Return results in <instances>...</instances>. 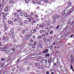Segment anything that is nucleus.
<instances>
[{
    "instance_id": "69168bd1",
    "label": "nucleus",
    "mask_w": 74,
    "mask_h": 74,
    "mask_svg": "<svg viewBox=\"0 0 74 74\" xmlns=\"http://www.w3.org/2000/svg\"><path fill=\"white\" fill-rule=\"evenodd\" d=\"M30 42H33V40L32 39H31L30 40Z\"/></svg>"
},
{
    "instance_id": "8fccbe9b",
    "label": "nucleus",
    "mask_w": 74,
    "mask_h": 74,
    "mask_svg": "<svg viewBox=\"0 0 74 74\" xmlns=\"http://www.w3.org/2000/svg\"><path fill=\"white\" fill-rule=\"evenodd\" d=\"M48 2V0H45V3H47Z\"/></svg>"
},
{
    "instance_id": "aec40b11",
    "label": "nucleus",
    "mask_w": 74,
    "mask_h": 74,
    "mask_svg": "<svg viewBox=\"0 0 74 74\" xmlns=\"http://www.w3.org/2000/svg\"><path fill=\"white\" fill-rule=\"evenodd\" d=\"M27 58L28 59H29V58H32V56H31V55H29L27 56Z\"/></svg>"
},
{
    "instance_id": "0e129e2a",
    "label": "nucleus",
    "mask_w": 74,
    "mask_h": 74,
    "mask_svg": "<svg viewBox=\"0 0 74 74\" xmlns=\"http://www.w3.org/2000/svg\"><path fill=\"white\" fill-rule=\"evenodd\" d=\"M13 42H16V39H14L13 40Z\"/></svg>"
},
{
    "instance_id": "72a5a7b5",
    "label": "nucleus",
    "mask_w": 74,
    "mask_h": 74,
    "mask_svg": "<svg viewBox=\"0 0 74 74\" xmlns=\"http://www.w3.org/2000/svg\"><path fill=\"white\" fill-rule=\"evenodd\" d=\"M42 68V66H39L38 67V69H41Z\"/></svg>"
},
{
    "instance_id": "393cba45",
    "label": "nucleus",
    "mask_w": 74,
    "mask_h": 74,
    "mask_svg": "<svg viewBox=\"0 0 74 74\" xmlns=\"http://www.w3.org/2000/svg\"><path fill=\"white\" fill-rule=\"evenodd\" d=\"M29 62V60H25V61L24 62V63H27Z\"/></svg>"
},
{
    "instance_id": "ea45409f",
    "label": "nucleus",
    "mask_w": 74,
    "mask_h": 74,
    "mask_svg": "<svg viewBox=\"0 0 74 74\" xmlns=\"http://www.w3.org/2000/svg\"><path fill=\"white\" fill-rule=\"evenodd\" d=\"M37 4H41V1H38L37 2Z\"/></svg>"
},
{
    "instance_id": "864d4df0",
    "label": "nucleus",
    "mask_w": 74,
    "mask_h": 74,
    "mask_svg": "<svg viewBox=\"0 0 74 74\" xmlns=\"http://www.w3.org/2000/svg\"><path fill=\"white\" fill-rule=\"evenodd\" d=\"M15 16H18V14L16 13L14 14Z\"/></svg>"
},
{
    "instance_id": "58836bf2",
    "label": "nucleus",
    "mask_w": 74,
    "mask_h": 74,
    "mask_svg": "<svg viewBox=\"0 0 74 74\" xmlns=\"http://www.w3.org/2000/svg\"><path fill=\"white\" fill-rule=\"evenodd\" d=\"M49 28L50 29H53V26H49Z\"/></svg>"
},
{
    "instance_id": "603ef678",
    "label": "nucleus",
    "mask_w": 74,
    "mask_h": 74,
    "mask_svg": "<svg viewBox=\"0 0 74 74\" xmlns=\"http://www.w3.org/2000/svg\"><path fill=\"white\" fill-rule=\"evenodd\" d=\"M18 22H20L21 21V18H18Z\"/></svg>"
},
{
    "instance_id": "423d86ee",
    "label": "nucleus",
    "mask_w": 74,
    "mask_h": 74,
    "mask_svg": "<svg viewBox=\"0 0 74 74\" xmlns=\"http://www.w3.org/2000/svg\"><path fill=\"white\" fill-rule=\"evenodd\" d=\"M37 57V56L36 54H34L32 56L31 58L32 59H34L35 58Z\"/></svg>"
},
{
    "instance_id": "338daca9",
    "label": "nucleus",
    "mask_w": 74,
    "mask_h": 74,
    "mask_svg": "<svg viewBox=\"0 0 74 74\" xmlns=\"http://www.w3.org/2000/svg\"><path fill=\"white\" fill-rule=\"evenodd\" d=\"M36 21H39V18H37L35 19Z\"/></svg>"
},
{
    "instance_id": "0eeeda50",
    "label": "nucleus",
    "mask_w": 74,
    "mask_h": 74,
    "mask_svg": "<svg viewBox=\"0 0 74 74\" xmlns=\"http://www.w3.org/2000/svg\"><path fill=\"white\" fill-rule=\"evenodd\" d=\"M5 64L4 63H3L2 64V62H0V65H1V67H3L4 66Z\"/></svg>"
},
{
    "instance_id": "f257e3e1",
    "label": "nucleus",
    "mask_w": 74,
    "mask_h": 74,
    "mask_svg": "<svg viewBox=\"0 0 74 74\" xmlns=\"http://www.w3.org/2000/svg\"><path fill=\"white\" fill-rule=\"evenodd\" d=\"M68 59L70 62H71V64L70 65V68L73 71H74V70L73 69V67L72 64L74 63V56L73 55L69 54L68 56Z\"/></svg>"
},
{
    "instance_id": "09e8293b",
    "label": "nucleus",
    "mask_w": 74,
    "mask_h": 74,
    "mask_svg": "<svg viewBox=\"0 0 74 74\" xmlns=\"http://www.w3.org/2000/svg\"><path fill=\"white\" fill-rule=\"evenodd\" d=\"M43 62H44V63H45L47 62V60H45L43 61Z\"/></svg>"
},
{
    "instance_id": "e2e57ef3",
    "label": "nucleus",
    "mask_w": 74,
    "mask_h": 74,
    "mask_svg": "<svg viewBox=\"0 0 74 74\" xmlns=\"http://www.w3.org/2000/svg\"><path fill=\"white\" fill-rule=\"evenodd\" d=\"M32 31H33V32H36V29H34V30H32Z\"/></svg>"
},
{
    "instance_id": "2eb2a0df",
    "label": "nucleus",
    "mask_w": 74,
    "mask_h": 74,
    "mask_svg": "<svg viewBox=\"0 0 74 74\" xmlns=\"http://www.w3.org/2000/svg\"><path fill=\"white\" fill-rule=\"evenodd\" d=\"M66 10H64L62 12V14L63 15H64V14H66Z\"/></svg>"
},
{
    "instance_id": "4c0bfd02",
    "label": "nucleus",
    "mask_w": 74,
    "mask_h": 74,
    "mask_svg": "<svg viewBox=\"0 0 74 74\" xmlns=\"http://www.w3.org/2000/svg\"><path fill=\"white\" fill-rule=\"evenodd\" d=\"M11 37L12 38H15V36H14V35H12L11 36Z\"/></svg>"
},
{
    "instance_id": "dca6fc26",
    "label": "nucleus",
    "mask_w": 74,
    "mask_h": 74,
    "mask_svg": "<svg viewBox=\"0 0 74 74\" xmlns=\"http://www.w3.org/2000/svg\"><path fill=\"white\" fill-rule=\"evenodd\" d=\"M32 3L34 4H36L37 2L36 0H32Z\"/></svg>"
},
{
    "instance_id": "b1692460",
    "label": "nucleus",
    "mask_w": 74,
    "mask_h": 74,
    "mask_svg": "<svg viewBox=\"0 0 74 74\" xmlns=\"http://www.w3.org/2000/svg\"><path fill=\"white\" fill-rule=\"evenodd\" d=\"M67 4L68 5H72V3H71V2H69Z\"/></svg>"
},
{
    "instance_id": "2f4dec72",
    "label": "nucleus",
    "mask_w": 74,
    "mask_h": 74,
    "mask_svg": "<svg viewBox=\"0 0 74 74\" xmlns=\"http://www.w3.org/2000/svg\"><path fill=\"white\" fill-rule=\"evenodd\" d=\"M45 52L46 53H48V52L49 51V49H47L46 50V49H45Z\"/></svg>"
},
{
    "instance_id": "37998d69",
    "label": "nucleus",
    "mask_w": 74,
    "mask_h": 74,
    "mask_svg": "<svg viewBox=\"0 0 74 74\" xmlns=\"http://www.w3.org/2000/svg\"><path fill=\"white\" fill-rule=\"evenodd\" d=\"M64 33L66 34V35H67L68 33V32H67V31H66L64 32Z\"/></svg>"
},
{
    "instance_id": "f03ea898",
    "label": "nucleus",
    "mask_w": 74,
    "mask_h": 74,
    "mask_svg": "<svg viewBox=\"0 0 74 74\" xmlns=\"http://www.w3.org/2000/svg\"><path fill=\"white\" fill-rule=\"evenodd\" d=\"M10 8V6L9 5H7V7H5L4 9V11L5 12H8V9Z\"/></svg>"
},
{
    "instance_id": "6e6d98bb",
    "label": "nucleus",
    "mask_w": 74,
    "mask_h": 74,
    "mask_svg": "<svg viewBox=\"0 0 74 74\" xmlns=\"http://www.w3.org/2000/svg\"><path fill=\"white\" fill-rule=\"evenodd\" d=\"M53 31H51L50 32V34H52V33H53Z\"/></svg>"
},
{
    "instance_id": "f3484780",
    "label": "nucleus",
    "mask_w": 74,
    "mask_h": 74,
    "mask_svg": "<svg viewBox=\"0 0 74 74\" xmlns=\"http://www.w3.org/2000/svg\"><path fill=\"white\" fill-rule=\"evenodd\" d=\"M19 71L20 72H23V69L22 68H20L19 69Z\"/></svg>"
},
{
    "instance_id": "a19ab883",
    "label": "nucleus",
    "mask_w": 74,
    "mask_h": 74,
    "mask_svg": "<svg viewBox=\"0 0 74 74\" xmlns=\"http://www.w3.org/2000/svg\"><path fill=\"white\" fill-rule=\"evenodd\" d=\"M28 21H27V20H25L24 22V23H25V24H26V23H27Z\"/></svg>"
},
{
    "instance_id": "bb28decb",
    "label": "nucleus",
    "mask_w": 74,
    "mask_h": 74,
    "mask_svg": "<svg viewBox=\"0 0 74 74\" xmlns=\"http://www.w3.org/2000/svg\"><path fill=\"white\" fill-rule=\"evenodd\" d=\"M36 46H35V45H34V44H33L32 45V47L33 48H36Z\"/></svg>"
},
{
    "instance_id": "4be33fe9",
    "label": "nucleus",
    "mask_w": 74,
    "mask_h": 74,
    "mask_svg": "<svg viewBox=\"0 0 74 74\" xmlns=\"http://www.w3.org/2000/svg\"><path fill=\"white\" fill-rule=\"evenodd\" d=\"M7 16V14L6 13H5L3 14L2 15V16L3 17H5Z\"/></svg>"
},
{
    "instance_id": "cd10ccee",
    "label": "nucleus",
    "mask_w": 74,
    "mask_h": 74,
    "mask_svg": "<svg viewBox=\"0 0 74 74\" xmlns=\"http://www.w3.org/2000/svg\"><path fill=\"white\" fill-rule=\"evenodd\" d=\"M51 40L50 39H48L47 41L48 42H51Z\"/></svg>"
},
{
    "instance_id": "9b49d317",
    "label": "nucleus",
    "mask_w": 74,
    "mask_h": 74,
    "mask_svg": "<svg viewBox=\"0 0 74 74\" xmlns=\"http://www.w3.org/2000/svg\"><path fill=\"white\" fill-rule=\"evenodd\" d=\"M39 47H40V48H42V45H41V44H40V43H39L38 44Z\"/></svg>"
},
{
    "instance_id": "774afa93",
    "label": "nucleus",
    "mask_w": 74,
    "mask_h": 74,
    "mask_svg": "<svg viewBox=\"0 0 74 74\" xmlns=\"http://www.w3.org/2000/svg\"><path fill=\"white\" fill-rule=\"evenodd\" d=\"M8 73V72L6 71L5 73L4 74H7Z\"/></svg>"
},
{
    "instance_id": "5701e85b",
    "label": "nucleus",
    "mask_w": 74,
    "mask_h": 74,
    "mask_svg": "<svg viewBox=\"0 0 74 74\" xmlns=\"http://www.w3.org/2000/svg\"><path fill=\"white\" fill-rule=\"evenodd\" d=\"M46 25L47 26H49L51 25V23L49 22H48L47 23Z\"/></svg>"
},
{
    "instance_id": "39448f33",
    "label": "nucleus",
    "mask_w": 74,
    "mask_h": 74,
    "mask_svg": "<svg viewBox=\"0 0 74 74\" xmlns=\"http://www.w3.org/2000/svg\"><path fill=\"white\" fill-rule=\"evenodd\" d=\"M34 18L33 17L31 16L30 17V21H29V22H32L31 21H34Z\"/></svg>"
},
{
    "instance_id": "bf43d9fd",
    "label": "nucleus",
    "mask_w": 74,
    "mask_h": 74,
    "mask_svg": "<svg viewBox=\"0 0 74 74\" xmlns=\"http://www.w3.org/2000/svg\"><path fill=\"white\" fill-rule=\"evenodd\" d=\"M18 20L17 18H15L14 19V22H16Z\"/></svg>"
},
{
    "instance_id": "4468645a",
    "label": "nucleus",
    "mask_w": 74,
    "mask_h": 74,
    "mask_svg": "<svg viewBox=\"0 0 74 74\" xmlns=\"http://www.w3.org/2000/svg\"><path fill=\"white\" fill-rule=\"evenodd\" d=\"M71 13V12H70V11H69L66 14L67 16H69L70 15Z\"/></svg>"
},
{
    "instance_id": "20e7f679",
    "label": "nucleus",
    "mask_w": 74,
    "mask_h": 74,
    "mask_svg": "<svg viewBox=\"0 0 74 74\" xmlns=\"http://www.w3.org/2000/svg\"><path fill=\"white\" fill-rule=\"evenodd\" d=\"M54 18L55 19H58L59 18V15L58 14H55L54 16Z\"/></svg>"
},
{
    "instance_id": "c03bdc74",
    "label": "nucleus",
    "mask_w": 74,
    "mask_h": 74,
    "mask_svg": "<svg viewBox=\"0 0 74 74\" xmlns=\"http://www.w3.org/2000/svg\"><path fill=\"white\" fill-rule=\"evenodd\" d=\"M34 17L35 18H37V17H38V15H37V14H35Z\"/></svg>"
},
{
    "instance_id": "6e6552de",
    "label": "nucleus",
    "mask_w": 74,
    "mask_h": 74,
    "mask_svg": "<svg viewBox=\"0 0 74 74\" xmlns=\"http://www.w3.org/2000/svg\"><path fill=\"white\" fill-rule=\"evenodd\" d=\"M35 65L36 67H38V66H40V63L39 62H36L35 63Z\"/></svg>"
},
{
    "instance_id": "c756f323",
    "label": "nucleus",
    "mask_w": 74,
    "mask_h": 74,
    "mask_svg": "<svg viewBox=\"0 0 74 74\" xmlns=\"http://www.w3.org/2000/svg\"><path fill=\"white\" fill-rule=\"evenodd\" d=\"M34 44L36 46L37 45V42H36L34 41V44Z\"/></svg>"
},
{
    "instance_id": "7ed1b4c3",
    "label": "nucleus",
    "mask_w": 74,
    "mask_h": 74,
    "mask_svg": "<svg viewBox=\"0 0 74 74\" xmlns=\"http://www.w3.org/2000/svg\"><path fill=\"white\" fill-rule=\"evenodd\" d=\"M73 9V8H71L70 6H67L66 8V11H69V10L71 11V10H72Z\"/></svg>"
},
{
    "instance_id": "9d476101",
    "label": "nucleus",
    "mask_w": 74,
    "mask_h": 74,
    "mask_svg": "<svg viewBox=\"0 0 74 74\" xmlns=\"http://www.w3.org/2000/svg\"><path fill=\"white\" fill-rule=\"evenodd\" d=\"M56 22V20L54 19L52 22V24H54V23H55Z\"/></svg>"
},
{
    "instance_id": "a878e982",
    "label": "nucleus",
    "mask_w": 74,
    "mask_h": 74,
    "mask_svg": "<svg viewBox=\"0 0 74 74\" xmlns=\"http://www.w3.org/2000/svg\"><path fill=\"white\" fill-rule=\"evenodd\" d=\"M42 26H43V27L44 26H45L47 25L45 23H42Z\"/></svg>"
},
{
    "instance_id": "6ab92c4d",
    "label": "nucleus",
    "mask_w": 74,
    "mask_h": 74,
    "mask_svg": "<svg viewBox=\"0 0 74 74\" xmlns=\"http://www.w3.org/2000/svg\"><path fill=\"white\" fill-rule=\"evenodd\" d=\"M30 16H28L27 17V19H28L29 21H30Z\"/></svg>"
},
{
    "instance_id": "680f3d73",
    "label": "nucleus",
    "mask_w": 74,
    "mask_h": 74,
    "mask_svg": "<svg viewBox=\"0 0 74 74\" xmlns=\"http://www.w3.org/2000/svg\"><path fill=\"white\" fill-rule=\"evenodd\" d=\"M59 25H58L57 27H56V29H58L59 28Z\"/></svg>"
},
{
    "instance_id": "e433bc0d",
    "label": "nucleus",
    "mask_w": 74,
    "mask_h": 74,
    "mask_svg": "<svg viewBox=\"0 0 74 74\" xmlns=\"http://www.w3.org/2000/svg\"><path fill=\"white\" fill-rule=\"evenodd\" d=\"M12 71H15V68H13L12 69Z\"/></svg>"
},
{
    "instance_id": "473e14b6",
    "label": "nucleus",
    "mask_w": 74,
    "mask_h": 74,
    "mask_svg": "<svg viewBox=\"0 0 74 74\" xmlns=\"http://www.w3.org/2000/svg\"><path fill=\"white\" fill-rule=\"evenodd\" d=\"M43 40L44 41H47V38L46 37H44L43 38Z\"/></svg>"
},
{
    "instance_id": "5fc2aeb1",
    "label": "nucleus",
    "mask_w": 74,
    "mask_h": 74,
    "mask_svg": "<svg viewBox=\"0 0 74 74\" xmlns=\"http://www.w3.org/2000/svg\"><path fill=\"white\" fill-rule=\"evenodd\" d=\"M28 45L29 46H32V43H29L28 44Z\"/></svg>"
},
{
    "instance_id": "f704fd0d",
    "label": "nucleus",
    "mask_w": 74,
    "mask_h": 74,
    "mask_svg": "<svg viewBox=\"0 0 74 74\" xmlns=\"http://www.w3.org/2000/svg\"><path fill=\"white\" fill-rule=\"evenodd\" d=\"M25 31H28L29 30V29L27 28H26L25 29Z\"/></svg>"
},
{
    "instance_id": "ddd939ff",
    "label": "nucleus",
    "mask_w": 74,
    "mask_h": 74,
    "mask_svg": "<svg viewBox=\"0 0 74 74\" xmlns=\"http://www.w3.org/2000/svg\"><path fill=\"white\" fill-rule=\"evenodd\" d=\"M9 3H13V4H14L15 3V2L13 0H10L9 2Z\"/></svg>"
},
{
    "instance_id": "3c124183",
    "label": "nucleus",
    "mask_w": 74,
    "mask_h": 74,
    "mask_svg": "<svg viewBox=\"0 0 74 74\" xmlns=\"http://www.w3.org/2000/svg\"><path fill=\"white\" fill-rule=\"evenodd\" d=\"M42 25V24H40L39 25V27H44V26L42 25Z\"/></svg>"
},
{
    "instance_id": "1a4fd4ad",
    "label": "nucleus",
    "mask_w": 74,
    "mask_h": 74,
    "mask_svg": "<svg viewBox=\"0 0 74 74\" xmlns=\"http://www.w3.org/2000/svg\"><path fill=\"white\" fill-rule=\"evenodd\" d=\"M13 22H14L11 21H8L9 24H11V25H13Z\"/></svg>"
},
{
    "instance_id": "13d9d810",
    "label": "nucleus",
    "mask_w": 74,
    "mask_h": 74,
    "mask_svg": "<svg viewBox=\"0 0 74 74\" xmlns=\"http://www.w3.org/2000/svg\"><path fill=\"white\" fill-rule=\"evenodd\" d=\"M38 39H41V36H40L38 37Z\"/></svg>"
},
{
    "instance_id": "a18cd8bd",
    "label": "nucleus",
    "mask_w": 74,
    "mask_h": 74,
    "mask_svg": "<svg viewBox=\"0 0 74 74\" xmlns=\"http://www.w3.org/2000/svg\"><path fill=\"white\" fill-rule=\"evenodd\" d=\"M22 32V33H23V34H25V30H23Z\"/></svg>"
},
{
    "instance_id": "c9c22d12",
    "label": "nucleus",
    "mask_w": 74,
    "mask_h": 74,
    "mask_svg": "<svg viewBox=\"0 0 74 74\" xmlns=\"http://www.w3.org/2000/svg\"><path fill=\"white\" fill-rule=\"evenodd\" d=\"M24 16L25 17H26L27 16V14L26 13H24Z\"/></svg>"
},
{
    "instance_id": "a211bd4d",
    "label": "nucleus",
    "mask_w": 74,
    "mask_h": 74,
    "mask_svg": "<svg viewBox=\"0 0 74 74\" xmlns=\"http://www.w3.org/2000/svg\"><path fill=\"white\" fill-rule=\"evenodd\" d=\"M3 49L4 50H3V51H5L6 53H9V51L5 50V48H4V49L3 48Z\"/></svg>"
},
{
    "instance_id": "4d7b16f0",
    "label": "nucleus",
    "mask_w": 74,
    "mask_h": 74,
    "mask_svg": "<svg viewBox=\"0 0 74 74\" xmlns=\"http://www.w3.org/2000/svg\"><path fill=\"white\" fill-rule=\"evenodd\" d=\"M46 56H50V54L49 53L46 54Z\"/></svg>"
},
{
    "instance_id": "f8f14e48",
    "label": "nucleus",
    "mask_w": 74,
    "mask_h": 74,
    "mask_svg": "<svg viewBox=\"0 0 74 74\" xmlns=\"http://www.w3.org/2000/svg\"><path fill=\"white\" fill-rule=\"evenodd\" d=\"M25 39L26 40H29V36H27L25 37Z\"/></svg>"
},
{
    "instance_id": "052dcab7",
    "label": "nucleus",
    "mask_w": 74,
    "mask_h": 74,
    "mask_svg": "<svg viewBox=\"0 0 74 74\" xmlns=\"http://www.w3.org/2000/svg\"><path fill=\"white\" fill-rule=\"evenodd\" d=\"M45 30H48V29L49 28H48V27H45Z\"/></svg>"
},
{
    "instance_id": "49530a36",
    "label": "nucleus",
    "mask_w": 74,
    "mask_h": 74,
    "mask_svg": "<svg viewBox=\"0 0 74 74\" xmlns=\"http://www.w3.org/2000/svg\"><path fill=\"white\" fill-rule=\"evenodd\" d=\"M5 58H3L1 59V61H5Z\"/></svg>"
},
{
    "instance_id": "412c9836",
    "label": "nucleus",
    "mask_w": 74,
    "mask_h": 74,
    "mask_svg": "<svg viewBox=\"0 0 74 74\" xmlns=\"http://www.w3.org/2000/svg\"><path fill=\"white\" fill-rule=\"evenodd\" d=\"M3 41H5L6 40V37L5 36H3Z\"/></svg>"
},
{
    "instance_id": "7c9ffc66",
    "label": "nucleus",
    "mask_w": 74,
    "mask_h": 74,
    "mask_svg": "<svg viewBox=\"0 0 74 74\" xmlns=\"http://www.w3.org/2000/svg\"><path fill=\"white\" fill-rule=\"evenodd\" d=\"M10 33L11 34H13L14 33V31L12 30H11L10 31Z\"/></svg>"
},
{
    "instance_id": "79ce46f5",
    "label": "nucleus",
    "mask_w": 74,
    "mask_h": 74,
    "mask_svg": "<svg viewBox=\"0 0 74 74\" xmlns=\"http://www.w3.org/2000/svg\"><path fill=\"white\" fill-rule=\"evenodd\" d=\"M40 33L41 34H42V33H44V31L43 30H41L40 32Z\"/></svg>"
},
{
    "instance_id": "c85d7f7f",
    "label": "nucleus",
    "mask_w": 74,
    "mask_h": 74,
    "mask_svg": "<svg viewBox=\"0 0 74 74\" xmlns=\"http://www.w3.org/2000/svg\"><path fill=\"white\" fill-rule=\"evenodd\" d=\"M20 15L21 16H23V13L21 12L20 13Z\"/></svg>"
},
{
    "instance_id": "de8ad7c7",
    "label": "nucleus",
    "mask_w": 74,
    "mask_h": 74,
    "mask_svg": "<svg viewBox=\"0 0 74 74\" xmlns=\"http://www.w3.org/2000/svg\"><path fill=\"white\" fill-rule=\"evenodd\" d=\"M29 0H26L25 1V3L27 4V3H29Z\"/></svg>"
}]
</instances>
